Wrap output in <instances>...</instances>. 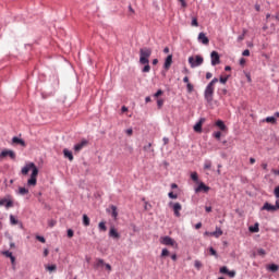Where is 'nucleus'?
I'll return each instance as SVG.
<instances>
[{"label":"nucleus","mask_w":279,"mask_h":279,"mask_svg":"<svg viewBox=\"0 0 279 279\" xmlns=\"http://www.w3.org/2000/svg\"><path fill=\"white\" fill-rule=\"evenodd\" d=\"M29 171H32V173H31V178H28L27 180V186L34 187L38 184L39 170H38V167L34 165V162H28L21 169V174L26 177L27 174H29Z\"/></svg>","instance_id":"nucleus-1"},{"label":"nucleus","mask_w":279,"mask_h":279,"mask_svg":"<svg viewBox=\"0 0 279 279\" xmlns=\"http://www.w3.org/2000/svg\"><path fill=\"white\" fill-rule=\"evenodd\" d=\"M217 84V78H213L209 84L205 87L204 98L207 102H213L214 100V86Z\"/></svg>","instance_id":"nucleus-2"},{"label":"nucleus","mask_w":279,"mask_h":279,"mask_svg":"<svg viewBox=\"0 0 279 279\" xmlns=\"http://www.w3.org/2000/svg\"><path fill=\"white\" fill-rule=\"evenodd\" d=\"M151 49L149 48H143L140 49V63L141 64H148L149 63V57H151Z\"/></svg>","instance_id":"nucleus-3"},{"label":"nucleus","mask_w":279,"mask_h":279,"mask_svg":"<svg viewBox=\"0 0 279 279\" xmlns=\"http://www.w3.org/2000/svg\"><path fill=\"white\" fill-rule=\"evenodd\" d=\"M202 63H204V58H202L199 54L195 57H189L190 68L195 69L197 66H201Z\"/></svg>","instance_id":"nucleus-4"},{"label":"nucleus","mask_w":279,"mask_h":279,"mask_svg":"<svg viewBox=\"0 0 279 279\" xmlns=\"http://www.w3.org/2000/svg\"><path fill=\"white\" fill-rule=\"evenodd\" d=\"M159 243L165 246H177L175 240L170 236H161L159 238Z\"/></svg>","instance_id":"nucleus-5"},{"label":"nucleus","mask_w":279,"mask_h":279,"mask_svg":"<svg viewBox=\"0 0 279 279\" xmlns=\"http://www.w3.org/2000/svg\"><path fill=\"white\" fill-rule=\"evenodd\" d=\"M0 207H5V209L13 208L14 202L10 199V196L3 197L2 199H0Z\"/></svg>","instance_id":"nucleus-6"},{"label":"nucleus","mask_w":279,"mask_h":279,"mask_svg":"<svg viewBox=\"0 0 279 279\" xmlns=\"http://www.w3.org/2000/svg\"><path fill=\"white\" fill-rule=\"evenodd\" d=\"M221 60L219 57V53L217 51H213L210 52V64H213V66H216L217 64H220Z\"/></svg>","instance_id":"nucleus-7"},{"label":"nucleus","mask_w":279,"mask_h":279,"mask_svg":"<svg viewBox=\"0 0 279 279\" xmlns=\"http://www.w3.org/2000/svg\"><path fill=\"white\" fill-rule=\"evenodd\" d=\"M7 157H10V159L15 160L14 150L5 149V150H2V153H0V159L7 158Z\"/></svg>","instance_id":"nucleus-8"},{"label":"nucleus","mask_w":279,"mask_h":279,"mask_svg":"<svg viewBox=\"0 0 279 279\" xmlns=\"http://www.w3.org/2000/svg\"><path fill=\"white\" fill-rule=\"evenodd\" d=\"M263 211H270V213H275L279 210V206L276 205H270L268 203H265L262 207Z\"/></svg>","instance_id":"nucleus-9"},{"label":"nucleus","mask_w":279,"mask_h":279,"mask_svg":"<svg viewBox=\"0 0 279 279\" xmlns=\"http://www.w3.org/2000/svg\"><path fill=\"white\" fill-rule=\"evenodd\" d=\"M197 40L198 43H202V45H209V38L206 36V33H198Z\"/></svg>","instance_id":"nucleus-10"},{"label":"nucleus","mask_w":279,"mask_h":279,"mask_svg":"<svg viewBox=\"0 0 279 279\" xmlns=\"http://www.w3.org/2000/svg\"><path fill=\"white\" fill-rule=\"evenodd\" d=\"M87 145H88V141L83 140L78 144L74 145V153H80V150L84 149V147H87Z\"/></svg>","instance_id":"nucleus-11"},{"label":"nucleus","mask_w":279,"mask_h":279,"mask_svg":"<svg viewBox=\"0 0 279 279\" xmlns=\"http://www.w3.org/2000/svg\"><path fill=\"white\" fill-rule=\"evenodd\" d=\"M171 205H172V208H173L174 217H180V211L182 210V205L180 203H174V204L170 203V206Z\"/></svg>","instance_id":"nucleus-12"},{"label":"nucleus","mask_w":279,"mask_h":279,"mask_svg":"<svg viewBox=\"0 0 279 279\" xmlns=\"http://www.w3.org/2000/svg\"><path fill=\"white\" fill-rule=\"evenodd\" d=\"M210 187L207 186L206 184H204L203 182H201V184H198V187L195 189V193H199V192H204L207 193L209 192Z\"/></svg>","instance_id":"nucleus-13"},{"label":"nucleus","mask_w":279,"mask_h":279,"mask_svg":"<svg viewBox=\"0 0 279 279\" xmlns=\"http://www.w3.org/2000/svg\"><path fill=\"white\" fill-rule=\"evenodd\" d=\"M206 122V119L202 118L198 120L197 124L194 125V131L195 133H201L202 132V125Z\"/></svg>","instance_id":"nucleus-14"},{"label":"nucleus","mask_w":279,"mask_h":279,"mask_svg":"<svg viewBox=\"0 0 279 279\" xmlns=\"http://www.w3.org/2000/svg\"><path fill=\"white\" fill-rule=\"evenodd\" d=\"M171 63H172V56L169 54L165 60L163 69L167 71L170 70Z\"/></svg>","instance_id":"nucleus-15"},{"label":"nucleus","mask_w":279,"mask_h":279,"mask_svg":"<svg viewBox=\"0 0 279 279\" xmlns=\"http://www.w3.org/2000/svg\"><path fill=\"white\" fill-rule=\"evenodd\" d=\"M222 235L221 228L217 227L215 232H210L209 236H214L216 239H219Z\"/></svg>","instance_id":"nucleus-16"},{"label":"nucleus","mask_w":279,"mask_h":279,"mask_svg":"<svg viewBox=\"0 0 279 279\" xmlns=\"http://www.w3.org/2000/svg\"><path fill=\"white\" fill-rule=\"evenodd\" d=\"M109 236L112 238V239H119L120 238V235L118 233V230L114 229V228H110Z\"/></svg>","instance_id":"nucleus-17"},{"label":"nucleus","mask_w":279,"mask_h":279,"mask_svg":"<svg viewBox=\"0 0 279 279\" xmlns=\"http://www.w3.org/2000/svg\"><path fill=\"white\" fill-rule=\"evenodd\" d=\"M63 155H64V158H68V160L73 161V155L71 150H69L68 148H64Z\"/></svg>","instance_id":"nucleus-18"},{"label":"nucleus","mask_w":279,"mask_h":279,"mask_svg":"<svg viewBox=\"0 0 279 279\" xmlns=\"http://www.w3.org/2000/svg\"><path fill=\"white\" fill-rule=\"evenodd\" d=\"M12 143H13V144L21 145L22 147H26V142L20 140L19 137H13V138H12Z\"/></svg>","instance_id":"nucleus-19"},{"label":"nucleus","mask_w":279,"mask_h":279,"mask_svg":"<svg viewBox=\"0 0 279 279\" xmlns=\"http://www.w3.org/2000/svg\"><path fill=\"white\" fill-rule=\"evenodd\" d=\"M248 230H250L251 233H258V232H259V223H258V222H255V225H254V226H251V227L248 228Z\"/></svg>","instance_id":"nucleus-20"},{"label":"nucleus","mask_w":279,"mask_h":279,"mask_svg":"<svg viewBox=\"0 0 279 279\" xmlns=\"http://www.w3.org/2000/svg\"><path fill=\"white\" fill-rule=\"evenodd\" d=\"M267 269L270 271H274V272L279 271V265L270 264V265H268Z\"/></svg>","instance_id":"nucleus-21"},{"label":"nucleus","mask_w":279,"mask_h":279,"mask_svg":"<svg viewBox=\"0 0 279 279\" xmlns=\"http://www.w3.org/2000/svg\"><path fill=\"white\" fill-rule=\"evenodd\" d=\"M106 265H109V264H105L102 259H98L95 263V268H104V267H106Z\"/></svg>","instance_id":"nucleus-22"},{"label":"nucleus","mask_w":279,"mask_h":279,"mask_svg":"<svg viewBox=\"0 0 279 279\" xmlns=\"http://www.w3.org/2000/svg\"><path fill=\"white\" fill-rule=\"evenodd\" d=\"M83 226L89 227L90 226V218L87 215H83Z\"/></svg>","instance_id":"nucleus-23"},{"label":"nucleus","mask_w":279,"mask_h":279,"mask_svg":"<svg viewBox=\"0 0 279 279\" xmlns=\"http://www.w3.org/2000/svg\"><path fill=\"white\" fill-rule=\"evenodd\" d=\"M229 76L230 75L220 76V78L217 80V82H220V84L226 85V83H228L229 81Z\"/></svg>","instance_id":"nucleus-24"},{"label":"nucleus","mask_w":279,"mask_h":279,"mask_svg":"<svg viewBox=\"0 0 279 279\" xmlns=\"http://www.w3.org/2000/svg\"><path fill=\"white\" fill-rule=\"evenodd\" d=\"M216 126L219 128L220 131H225L226 130L225 122L221 121V120L216 121Z\"/></svg>","instance_id":"nucleus-25"},{"label":"nucleus","mask_w":279,"mask_h":279,"mask_svg":"<svg viewBox=\"0 0 279 279\" xmlns=\"http://www.w3.org/2000/svg\"><path fill=\"white\" fill-rule=\"evenodd\" d=\"M98 230H100L101 232H106L107 231V227H106V222L105 221L98 222Z\"/></svg>","instance_id":"nucleus-26"},{"label":"nucleus","mask_w":279,"mask_h":279,"mask_svg":"<svg viewBox=\"0 0 279 279\" xmlns=\"http://www.w3.org/2000/svg\"><path fill=\"white\" fill-rule=\"evenodd\" d=\"M29 194V190H27L26 187H19V195H28Z\"/></svg>","instance_id":"nucleus-27"},{"label":"nucleus","mask_w":279,"mask_h":279,"mask_svg":"<svg viewBox=\"0 0 279 279\" xmlns=\"http://www.w3.org/2000/svg\"><path fill=\"white\" fill-rule=\"evenodd\" d=\"M111 209H112V214L111 215H112L113 219H118V207L112 205Z\"/></svg>","instance_id":"nucleus-28"},{"label":"nucleus","mask_w":279,"mask_h":279,"mask_svg":"<svg viewBox=\"0 0 279 279\" xmlns=\"http://www.w3.org/2000/svg\"><path fill=\"white\" fill-rule=\"evenodd\" d=\"M210 167H213V162H210V160H205L204 170H210Z\"/></svg>","instance_id":"nucleus-29"},{"label":"nucleus","mask_w":279,"mask_h":279,"mask_svg":"<svg viewBox=\"0 0 279 279\" xmlns=\"http://www.w3.org/2000/svg\"><path fill=\"white\" fill-rule=\"evenodd\" d=\"M266 123H271V124H276L277 120L274 117H269L265 119Z\"/></svg>","instance_id":"nucleus-30"},{"label":"nucleus","mask_w":279,"mask_h":279,"mask_svg":"<svg viewBox=\"0 0 279 279\" xmlns=\"http://www.w3.org/2000/svg\"><path fill=\"white\" fill-rule=\"evenodd\" d=\"M186 92L189 94L193 93L194 92V85H192L191 83L186 84Z\"/></svg>","instance_id":"nucleus-31"},{"label":"nucleus","mask_w":279,"mask_h":279,"mask_svg":"<svg viewBox=\"0 0 279 279\" xmlns=\"http://www.w3.org/2000/svg\"><path fill=\"white\" fill-rule=\"evenodd\" d=\"M10 223H11L12 226H17L19 221H17V219H15L14 216H10Z\"/></svg>","instance_id":"nucleus-32"},{"label":"nucleus","mask_w":279,"mask_h":279,"mask_svg":"<svg viewBox=\"0 0 279 279\" xmlns=\"http://www.w3.org/2000/svg\"><path fill=\"white\" fill-rule=\"evenodd\" d=\"M149 71H151V68L149 66V63L144 64L143 73H149Z\"/></svg>","instance_id":"nucleus-33"},{"label":"nucleus","mask_w":279,"mask_h":279,"mask_svg":"<svg viewBox=\"0 0 279 279\" xmlns=\"http://www.w3.org/2000/svg\"><path fill=\"white\" fill-rule=\"evenodd\" d=\"M194 267H195L197 270H201V268H202V262L195 260V262H194Z\"/></svg>","instance_id":"nucleus-34"},{"label":"nucleus","mask_w":279,"mask_h":279,"mask_svg":"<svg viewBox=\"0 0 279 279\" xmlns=\"http://www.w3.org/2000/svg\"><path fill=\"white\" fill-rule=\"evenodd\" d=\"M190 178L192 179V181L197 182L198 181V175L197 172H194L190 175Z\"/></svg>","instance_id":"nucleus-35"},{"label":"nucleus","mask_w":279,"mask_h":279,"mask_svg":"<svg viewBox=\"0 0 279 279\" xmlns=\"http://www.w3.org/2000/svg\"><path fill=\"white\" fill-rule=\"evenodd\" d=\"M230 271L231 270H228V267H226V266L220 267V274H228Z\"/></svg>","instance_id":"nucleus-36"},{"label":"nucleus","mask_w":279,"mask_h":279,"mask_svg":"<svg viewBox=\"0 0 279 279\" xmlns=\"http://www.w3.org/2000/svg\"><path fill=\"white\" fill-rule=\"evenodd\" d=\"M2 254H3V256H5L7 258H13V257H14V255H12V253H10L9 251L3 252Z\"/></svg>","instance_id":"nucleus-37"},{"label":"nucleus","mask_w":279,"mask_h":279,"mask_svg":"<svg viewBox=\"0 0 279 279\" xmlns=\"http://www.w3.org/2000/svg\"><path fill=\"white\" fill-rule=\"evenodd\" d=\"M226 275L229 276V278H234L236 276V272L234 270H231L229 272H225Z\"/></svg>","instance_id":"nucleus-38"},{"label":"nucleus","mask_w":279,"mask_h":279,"mask_svg":"<svg viewBox=\"0 0 279 279\" xmlns=\"http://www.w3.org/2000/svg\"><path fill=\"white\" fill-rule=\"evenodd\" d=\"M274 195H275V197H277V199H279V185L277 187H275Z\"/></svg>","instance_id":"nucleus-39"},{"label":"nucleus","mask_w":279,"mask_h":279,"mask_svg":"<svg viewBox=\"0 0 279 279\" xmlns=\"http://www.w3.org/2000/svg\"><path fill=\"white\" fill-rule=\"evenodd\" d=\"M36 240L39 241L40 243H46L45 236L37 235Z\"/></svg>","instance_id":"nucleus-40"},{"label":"nucleus","mask_w":279,"mask_h":279,"mask_svg":"<svg viewBox=\"0 0 279 279\" xmlns=\"http://www.w3.org/2000/svg\"><path fill=\"white\" fill-rule=\"evenodd\" d=\"M47 270H48V271H54V270H57V265L48 266V267H47Z\"/></svg>","instance_id":"nucleus-41"},{"label":"nucleus","mask_w":279,"mask_h":279,"mask_svg":"<svg viewBox=\"0 0 279 279\" xmlns=\"http://www.w3.org/2000/svg\"><path fill=\"white\" fill-rule=\"evenodd\" d=\"M192 26L198 27L197 17L192 19Z\"/></svg>","instance_id":"nucleus-42"},{"label":"nucleus","mask_w":279,"mask_h":279,"mask_svg":"<svg viewBox=\"0 0 279 279\" xmlns=\"http://www.w3.org/2000/svg\"><path fill=\"white\" fill-rule=\"evenodd\" d=\"M168 197H170L171 199L178 198L177 194H174L173 192L168 193Z\"/></svg>","instance_id":"nucleus-43"},{"label":"nucleus","mask_w":279,"mask_h":279,"mask_svg":"<svg viewBox=\"0 0 279 279\" xmlns=\"http://www.w3.org/2000/svg\"><path fill=\"white\" fill-rule=\"evenodd\" d=\"M210 255L215 256L217 258V252L213 247L209 248Z\"/></svg>","instance_id":"nucleus-44"},{"label":"nucleus","mask_w":279,"mask_h":279,"mask_svg":"<svg viewBox=\"0 0 279 279\" xmlns=\"http://www.w3.org/2000/svg\"><path fill=\"white\" fill-rule=\"evenodd\" d=\"M170 253L168 252L167 248H163V251H161V257L168 256Z\"/></svg>","instance_id":"nucleus-45"},{"label":"nucleus","mask_w":279,"mask_h":279,"mask_svg":"<svg viewBox=\"0 0 279 279\" xmlns=\"http://www.w3.org/2000/svg\"><path fill=\"white\" fill-rule=\"evenodd\" d=\"M74 235V232L72 229H68V238L72 239Z\"/></svg>","instance_id":"nucleus-46"},{"label":"nucleus","mask_w":279,"mask_h":279,"mask_svg":"<svg viewBox=\"0 0 279 279\" xmlns=\"http://www.w3.org/2000/svg\"><path fill=\"white\" fill-rule=\"evenodd\" d=\"M214 137H216L217 140L221 138V132L217 131L216 133H214Z\"/></svg>","instance_id":"nucleus-47"},{"label":"nucleus","mask_w":279,"mask_h":279,"mask_svg":"<svg viewBox=\"0 0 279 279\" xmlns=\"http://www.w3.org/2000/svg\"><path fill=\"white\" fill-rule=\"evenodd\" d=\"M163 94V92L161 89H158V92H156L155 94V98L160 97Z\"/></svg>","instance_id":"nucleus-48"},{"label":"nucleus","mask_w":279,"mask_h":279,"mask_svg":"<svg viewBox=\"0 0 279 279\" xmlns=\"http://www.w3.org/2000/svg\"><path fill=\"white\" fill-rule=\"evenodd\" d=\"M258 255H260V256H265V255H266L265 250H263V248H258Z\"/></svg>","instance_id":"nucleus-49"},{"label":"nucleus","mask_w":279,"mask_h":279,"mask_svg":"<svg viewBox=\"0 0 279 279\" xmlns=\"http://www.w3.org/2000/svg\"><path fill=\"white\" fill-rule=\"evenodd\" d=\"M125 134H128L129 136L133 135V129L125 130Z\"/></svg>","instance_id":"nucleus-50"},{"label":"nucleus","mask_w":279,"mask_h":279,"mask_svg":"<svg viewBox=\"0 0 279 279\" xmlns=\"http://www.w3.org/2000/svg\"><path fill=\"white\" fill-rule=\"evenodd\" d=\"M205 78H207V80H210V78H213V73H210V72H207V74H205Z\"/></svg>","instance_id":"nucleus-51"},{"label":"nucleus","mask_w":279,"mask_h":279,"mask_svg":"<svg viewBox=\"0 0 279 279\" xmlns=\"http://www.w3.org/2000/svg\"><path fill=\"white\" fill-rule=\"evenodd\" d=\"M151 148V143L147 144L146 146H144V150L148 151Z\"/></svg>","instance_id":"nucleus-52"},{"label":"nucleus","mask_w":279,"mask_h":279,"mask_svg":"<svg viewBox=\"0 0 279 279\" xmlns=\"http://www.w3.org/2000/svg\"><path fill=\"white\" fill-rule=\"evenodd\" d=\"M105 269L111 271L112 267L110 266V264H105Z\"/></svg>","instance_id":"nucleus-53"},{"label":"nucleus","mask_w":279,"mask_h":279,"mask_svg":"<svg viewBox=\"0 0 279 279\" xmlns=\"http://www.w3.org/2000/svg\"><path fill=\"white\" fill-rule=\"evenodd\" d=\"M157 104H158V108L163 107V100L159 99V100L157 101Z\"/></svg>","instance_id":"nucleus-54"},{"label":"nucleus","mask_w":279,"mask_h":279,"mask_svg":"<svg viewBox=\"0 0 279 279\" xmlns=\"http://www.w3.org/2000/svg\"><path fill=\"white\" fill-rule=\"evenodd\" d=\"M243 57H250V50H247V49L244 50V51H243Z\"/></svg>","instance_id":"nucleus-55"},{"label":"nucleus","mask_w":279,"mask_h":279,"mask_svg":"<svg viewBox=\"0 0 279 279\" xmlns=\"http://www.w3.org/2000/svg\"><path fill=\"white\" fill-rule=\"evenodd\" d=\"M245 63H246V60H245L244 58H241V59H240V64H241V66H243Z\"/></svg>","instance_id":"nucleus-56"},{"label":"nucleus","mask_w":279,"mask_h":279,"mask_svg":"<svg viewBox=\"0 0 279 279\" xmlns=\"http://www.w3.org/2000/svg\"><path fill=\"white\" fill-rule=\"evenodd\" d=\"M179 2L182 4V8H186V2H185V0H179Z\"/></svg>","instance_id":"nucleus-57"},{"label":"nucleus","mask_w":279,"mask_h":279,"mask_svg":"<svg viewBox=\"0 0 279 279\" xmlns=\"http://www.w3.org/2000/svg\"><path fill=\"white\" fill-rule=\"evenodd\" d=\"M56 225H57V221L54 220L49 221V227H54Z\"/></svg>","instance_id":"nucleus-58"},{"label":"nucleus","mask_w":279,"mask_h":279,"mask_svg":"<svg viewBox=\"0 0 279 279\" xmlns=\"http://www.w3.org/2000/svg\"><path fill=\"white\" fill-rule=\"evenodd\" d=\"M10 258V263H12V266H15V257H9Z\"/></svg>","instance_id":"nucleus-59"},{"label":"nucleus","mask_w":279,"mask_h":279,"mask_svg":"<svg viewBox=\"0 0 279 279\" xmlns=\"http://www.w3.org/2000/svg\"><path fill=\"white\" fill-rule=\"evenodd\" d=\"M48 255H49V251H48V248H45L44 250V257H48Z\"/></svg>","instance_id":"nucleus-60"},{"label":"nucleus","mask_w":279,"mask_h":279,"mask_svg":"<svg viewBox=\"0 0 279 279\" xmlns=\"http://www.w3.org/2000/svg\"><path fill=\"white\" fill-rule=\"evenodd\" d=\"M202 228V222H197V225H195V229H201Z\"/></svg>","instance_id":"nucleus-61"},{"label":"nucleus","mask_w":279,"mask_h":279,"mask_svg":"<svg viewBox=\"0 0 279 279\" xmlns=\"http://www.w3.org/2000/svg\"><path fill=\"white\" fill-rule=\"evenodd\" d=\"M267 168H268V165H267V163H262V169H263V170H267Z\"/></svg>","instance_id":"nucleus-62"},{"label":"nucleus","mask_w":279,"mask_h":279,"mask_svg":"<svg viewBox=\"0 0 279 279\" xmlns=\"http://www.w3.org/2000/svg\"><path fill=\"white\" fill-rule=\"evenodd\" d=\"M255 10H256V12H259L260 5L259 4H255Z\"/></svg>","instance_id":"nucleus-63"},{"label":"nucleus","mask_w":279,"mask_h":279,"mask_svg":"<svg viewBox=\"0 0 279 279\" xmlns=\"http://www.w3.org/2000/svg\"><path fill=\"white\" fill-rule=\"evenodd\" d=\"M271 172H274V174L278 175L279 177V170H271Z\"/></svg>","instance_id":"nucleus-64"}]
</instances>
